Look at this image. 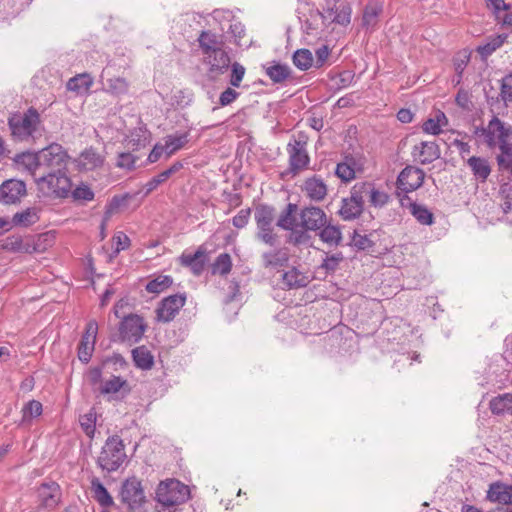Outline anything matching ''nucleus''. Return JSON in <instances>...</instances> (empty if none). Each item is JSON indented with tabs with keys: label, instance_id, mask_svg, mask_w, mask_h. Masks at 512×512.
Wrapping results in <instances>:
<instances>
[{
	"label": "nucleus",
	"instance_id": "f257e3e1",
	"mask_svg": "<svg viewBox=\"0 0 512 512\" xmlns=\"http://www.w3.org/2000/svg\"><path fill=\"white\" fill-rule=\"evenodd\" d=\"M475 135L483 138L489 148H499L501 153L512 151V128L501 121L497 116L489 121L486 127L476 128Z\"/></svg>",
	"mask_w": 512,
	"mask_h": 512
},
{
	"label": "nucleus",
	"instance_id": "f03ea898",
	"mask_svg": "<svg viewBox=\"0 0 512 512\" xmlns=\"http://www.w3.org/2000/svg\"><path fill=\"white\" fill-rule=\"evenodd\" d=\"M41 124L40 114L30 107L24 113H14L8 119V126L12 136L20 141L33 137Z\"/></svg>",
	"mask_w": 512,
	"mask_h": 512
},
{
	"label": "nucleus",
	"instance_id": "7ed1b4c3",
	"mask_svg": "<svg viewBox=\"0 0 512 512\" xmlns=\"http://www.w3.org/2000/svg\"><path fill=\"white\" fill-rule=\"evenodd\" d=\"M35 181L39 191L46 197L65 198L72 188L71 179L66 172H43Z\"/></svg>",
	"mask_w": 512,
	"mask_h": 512
},
{
	"label": "nucleus",
	"instance_id": "20e7f679",
	"mask_svg": "<svg viewBox=\"0 0 512 512\" xmlns=\"http://www.w3.org/2000/svg\"><path fill=\"white\" fill-rule=\"evenodd\" d=\"M126 453L123 441L118 436L109 437L98 457L97 463L102 470L116 471L124 462Z\"/></svg>",
	"mask_w": 512,
	"mask_h": 512
},
{
	"label": "nucleus",
	"instance_id": "39448f33",
	"mask_svg": "<svg viewBox=\"0 0 512 512\" xmlns=\"http://www.w3.org/2000/svg\"><path fill=\"white\" fill-rule=\"evenodd\" d=\"M188 497V487L175 479L161 482L156 489V499L163 507H176Z\"/></svg>",
	"mask_w": 512,
	"mask_h": 512
},
{
	"label": "nucleus",
	"instance_id": "423d86ee",
	"mask_svg": "<svg viewBox=\"0 0 512 512\" xmlns=\"http://www.w3.org/2000/svg\"><path fill=\"white\" fill-rule=\"evenodd\" d=\"M287 153L289 156L288 173L292 176H296L308 168L310 156L307 151V137L304 134L290 140L287 144Z\"/></svg>",
	"mask_w": 512,
	"mask_h": 512
},
{
	"label": "nucleus",
	"instance_id": "0eeeda50",
	"mask_svg": "<svg viewBox=\"0 0 512 512\" xmlns=\"http://www.w3.org/2000/svg\"><path fill=\"white\" fill-rule=\"evenodd\" d=\"M39 157L40 168L45 170V173L66 172L69 156L60 144L52 143L41 149Z\"/></svg>",
	"mask_w": 512,
	"mask_h": 512
},
{
	"label": "nucleus",
	"instance_id": "6e6552de",
	"mask_svg": "<svg viewBox=\"0 0 512 512\" xmlns=\"http://www.w3.org/2000/svg\"><path fill=\"white\" fill-rule=\"evenodd\" d=\"M121 501L129 510H137L146 502V496L141 481L132 477L123 482L120 490Z\"/></svg>",
	"mask_w": 512,
	"mask_h": 512
},
{
	"label": "nucleus",
	"instance_id": "1a4fd4ad",
	"mask_svg": "<svg viewBox=\"0 0 512 512\" xmlns=\"http://www.w3.org/2000/svg\"><path fill=\"white\" fill-rule=\"evenodd\" d=\"M186 303V294L178 293L162 299L156 310V320L162 323L172 321Z\"/></svg>",
	"mask_w": 512,
	"mask_h": 512
},
{
	"label": "nucleus",
	"instance_id": "9d476101",
	"mask_svg": "<svg viewBox=\"0 0 512 512\" xmlns=\"http://www.w3.org/2000/svg\"><path fill=\"white\" fill-rule=\"evenodd\" d=\"M360 191L361 190L356 183L350 190V196L342 199L339 214L343 220H354L362 214L364 201Z\"/></svg>",
	"mask_w": 512,
	"mask_h": 512
},
{
	"label": "nucleus",
	"instance_id": "9b49d317",
	"mask_svg": "<svg viewBox=\"0 0 512 512\" xmlns=\"http://www.w3.org/2000/svg\"><path fill=\"white\" fill-rule=\"evenodd\" d=\"M425 173L422 169L407 166L405 167L397 178V188L403 195H407L409 192L415 191L420 188L424 182Z\"/></svg>",
	"mask_w": 512,
	"mask_h": 512
},
{
	"label": "nucleus",
	"instance_id": "f8f14e48",
	"mask_svg": "<svg viewBox=\"0 0 512 512\" xmlns=\"http://www.w3.org/2000/svg\"><path fill=\"white\" fill-rule=\"evenodd\" d=\"M145 325L138 315H129L120 324L119 333L121 340L129 344L137 343L143 336Z\"/></svg>",
	"mask_w": 512,
	"mask_h": 512
},
{
	"label": "nucleus",
	"instance_id": "ddd939ff",
	"mask_svg": "<svg viewBox=\"0 0 512 512\" xmlns=\"http://www.w3.org/2000/svg\"><path fill=\"white\" fill-rule=\"evenodd\" d=\"M300 225L306 231H318L327 223V215L323 209L308 206L300 211Z\"/></svg>",
	"mask_w": 512,
	"mask_h": 512
},
{
	"label": "nucleus",
	"instance_id": "4468645a",
	"mask_svg": "<svg viewBox=\"0 0 512 512\" xmlns=\"http://www.w3.org/2000/svg\"><path fill=\"white\" fill-rule=\"evenodd\" d=\"M26 195V184L22 180L8 179L0 185V202L16 204Z\"/></svg>",
	"mask_w": 512,
	"mask_h": 512
},
{
	"label": "nucleus",
	"instance_id": "2eb2a0df",
	"mask_svg": "<svg viewBox=\"0 0 512 512\" xmlns=\"http://www.w3.org/2000/svg\"><path fill=\"white\" fill-rule=\"evenodd\" d=\"M301 189L305 196L314 202L323 201L328 192L326 183L318 175L306 178Z\"/></svg>",
	"mask_w": 512,
	"mask_h": 512
},
{
	"label": "nucleus",
	"instance_id": "dca6fc26",
	"mask_svg": "<svg viewBox=\"0 0 512 512\" xmlns=\"http://www.w3.org/2000/svg\"><path fill=\"white\" fill-rule=\"evenodd\" d=\"M104 163V156H102L96 149L90 147L85 149L74 160V164L78 171L88 172L102 167Z\"/></svg>",
	"mask_w": 512,
	"mask_h": 512
},
{
	"label": "nucleus",
	"instance_id": "f3484780",
	"mask_svg": "<svg viewBox=\"0 0 512 512\" xmlns=\"http://www.w3.org/2000/svg\"><path fill=\"white\" fill-rule=\"evenodd\" d=\"M179 263L189 268L194 275H201L206 263V249L199 246L195 253L183 252L179 257Z\"/></svg>",
	"mask_w": 512,
	"mask_h": 512
},
{
	"label": "nucleus",
	"instance_id": "a211bd4d",
	"mask_svg": "<svg viewBox=\"0 0 512 512\" xmlns=\"http://www.w3.org/2000/svg\"><path fill=\"white\" fill-rule=\"evenodd\" d=\"M323 22L336 23L346 26L351 20V8L344 3L335 4L333 7H328L319 12Z\"/></svg>",
	"mask_w": 512,
	"mask_h": 512
},
{
	"label": "nucleus",
	"instance_id": "6ab92c4d",
	"mask_svg": "<svg viewBox=\"0 0 512 512\" xmlns=\"http://www.w3.org/2000/svg\"><path fill=\"white\" fill-rule=\"evenodd\" d=\"M129 391L127 380L114 375L101 382V385L98 387L99 394L107 396L108 400L117 399V395L121 392H123L122 397H124Z\"/></svg>",
	"mask_w": 512,
	"mask_h": 512
},
{
	"label": "nucleus",
	"instance_id": "aec40b11",
	"mask_svg": "<svg viewBox=\"0 0 512 512\" xmlns=\"http://www.w3.org/2000/svg\"><path fill=\"white\" fill-rule=\"evenodd\" d=\"M441 155L440 148L434 141H422L415 145L412 150V156L421 164H430L437 160Z\"/></svg>",
	"mask_w": 512,
	"mask_h": 512
},
{
	"label": "nucleus",
	"instance_id": "412c9836",
	"mask_svg": "<svg viewBox=\"0 0 512 512\" xmlns=\"http://www.w3.org/2000/svg\"><path fill=\"white\" fill-rule=\"evenodd\" d=\"M203 61L209 66V72L213 76L223 74L230 65V57L224 47L203 57Z\"/></svg>",
	"mask_w": 512,
	"mask_h": 512
},
{
	"label": "nucleus",
	"instance_id": "4be33fe9",
	"mask_svg": "<svg viewBox=\"0 0 512 512\" xmlns=\"http://www.w3.org/2000/svg\"><path fill=\"white\" fill-rule=\"evenodd\" d=\"M398 196L401 206H405V201H408L410 213L420 224L430 226L434 223V215L426 206L413 202L408 195L399 193Z\"/></svg>",
	"mask_w": 512,
	"mask_h": 512
},
{
	"label": "nucleus",
	"instance_id": "5701e85b",
	"mask_svg": "<svg viewBox=\"0 0 512 512\" xmlns=\"http://www.w3.org/2000/svg\"><path fill=\"white\" fill-rule=\"evenodd\" d=\"M358 187L361 190L363 201L367 198L370 204L376 208L383 207L388 203L389 196L384 191H380L370 182H358Z\"/></svg>",
	"mask_w": 512,
	"mask_h": 512
},
{
	"label": "nucleus",
	"instance_id": "b1692460",
	"mask_svg": "<svg viewBox=\"0 0 512 512\" xmlns=\"http://www.w3.org/2000/svg\"><path fill=\"white\" fill-rule=\"evenodd\" d=\"M261 261L264 268L277 269L287 265L289 253L286 248L272 249L261 254Z\"/></svg>",
	"mask_w": 512,
	"mask_h": 512
},
{
	"label": "nucleus",
	"instance_id": "393cba45",
	"mask_svg": "<svg viewBox=\"0 0 512 512\" xmlns=\"http://www.w3.org/2000/svg\"><path fill=\"white\" fill-rule=\"evenodd\" d=\"M487 498L491 502L502 505L512 504V486L502 482H494L489 486Z\"/></svg>",
	"mask_w": 512,
	"mask_h": 512
},
{
	"label": "nucleus",
	"instance_id": "a878e982",
	"mask_svg": "<svg viewBox=\"0 0 512 512\" xmlns=\"http://www.w3.org/2000/svg\"><path fill=\"white\" fill-rule=\"evenodd\" d=\"M197 40L203 57L224 47L221 36L211 31H202Z\"/></svg>",
	"mask_w": 512,
	"mask_h": 512
},
{
	"label": "nucleus",
	"instance_id": "bb28decb",
	"mask_svg": "<svg viewBox=\"0 0 512 512\" xmlns=\"http://www.w3.org/2000/svg\"><path fill=\"white\" fill-rule=\"evenodd\" d=\"M489 409L494 415H512V393H504L493 397Z\"/></svg>",
	"mask_w": 512,
	"mask_h": 512
},
{
	"label": "nucleus",
	"instance_id": "cd10ccee",
	"mask_svg": "<svg viewBox=\"0 0 512 512\" xmlns=\"http://www.w3.org/2000/svg\"><path fill=\"white\" fill-rule=\"evenodd\" d=\"M265 72L270 80L275 83H283L291 76V69L286 64L273 61L264 66Z\"/></svg>",
	"mask_w": 512,
	"mask_h": 512
},
{
	"label": "nucleus",
	"instance_id": "c85d7f7f",
	"mask_svg": "<svg viewBox=\"0 0 512 512\" xmlns=\"http://www.w3.org/2000/svg\"><path fill=\"white\" fill-rule=\"evenodd\" d=\"M189 142V132H176L167 135L164 138V148H166L167 157L172 156L177 151L185 147Z\"/></svg>",
	"mask_w": 512,
	"mask_h": 512
},
{
	"label": "nucleus",
	"instance_id": "c756f323",
	"mask_svg": "<svg viewBox=\"0 0 512 512\" xmlns=\"http://www.w3.org/2000/svg\"><path fill=\"white\" fill-rule=\"evenodd\" d=\"M283 285L288 289L305 287L309 284L308 276L300 272L297 268L292 267L282 275Z\"/></svg>",
	"mask_w": 512,
	"mask_h": 512
},
{
	"label": "nucleus",
	"instance_id": "7c9ffc66",
	"mask_svg": "<svg viewBox=\"0 0 512 512\" xmlns=\"http://www.w3.org/2000/svg\"><path fill=\"white\" fill-rule=\"evenodd\" d=\"M39 497L46 508L55 507L59 500V485L55 482L42 484Z\"/></svg>",
	"mask_w": 512,
	"mask_h": 512
},
{
	"label": "nucleus",
	"instance_id": "2f4dec72",
	"mask_svg": "<svg viewBox=\"0 0 512 512\" xmlns=\"http://www.w3.org/2000/svg\"><path fill=\"white\" fill-rule=\"evenodd\" d=\"M39 158V151L37 153L24 152L16 156L15 162L36 177L37 171L41 170Z\"/></svg>",
	"mask_w": 512,
	"mask_h": 512
},
{
	"label": "nucleus",
	"instance_id": "473e14b6",
	"mask_svg": "<svg viewBox=\"0 0 512 512\" xmlns=\"http://www.w3.org/2000/svg\"><path fill=\"white\" fill-rule=\"evenodd\" d=\"M467 164L477 180L484 182L490 175L491 168L485 158L472 156L468 159Z\"/></svg>",
	"mask_w": 512,
	"mask_h": 512
},
{
	"label": "nucleus",
	"instance_id": "72a5a7b5",
	"mask_svg": "<svg viewBox=\"0 0 512 512\" xmlns=\"http://www.w3.org/2000/svg\"><path fill=\"white\" fill-rule=\"evenodd\" d=\"M319 237L329 246H338L342 241V232L338 226L327 221L319 230Z\"/></svg>",
	"mask_w": 512,
	"mask_h": 512
},
{
	"label": "nucleus",
	"instance_id": "f704fd0d",
	"mask_svg": "<svg viewBox=\"0 0 512 512\" xmlns=\"http://www.w3.org/2000/svg\"><path fill=\"white\" fill-rule=\"evenodd\" d=\"M126 147L133 151L145 147L148 143V132L144 127L133 129L125 139Z\"/></svg>",
	"mask_w": 512,
	"mask_h": 512
},
{
	"label": "nucleus",
	"instance_id": "c9c22d12",
	"mask_svg": "<svg viewBox=\"0 0 512 512\" xmlns=\"http://www.w3.org/2000/svg\"><path fill=\"white\" fill-rule=\"evenodd\" d=\"M135 365L142 370H149L154 364V357L145 346H139L132 350Z\"/></svg>",
	"mask_w": 512,
	"mask_h": 512
},
{
	"label": "nucleus",
	"instance_id": "e433bc0d",
	"mask_svg": "<svg viewBox=\"0 0 512 512\" xmlns=\"http://www.w3.org/2000/svg\"><path fill=\"white\" fill-rule=\"evenodd\" d=\"M39 220L36 208H27L13 215L11 222L13 226L29 227Z\"/></svg>",
	"mask_w": 512,
	"mask_h": 512
},
{
	"label": "nucleus",
	"instance_id": "4c0bfd02",
	"mask_svg": "<svg viewBox=\"0 0 512 512\" xmlns=\"http://www.w3.org/2000/svg\"><path fill=\"white\" fill-rule=\"evenodd\" d=\"M91 490L93 493V498L102 506V507H110L113 505V498L104 487V485L99 481V479H93L91 482Z\"/></svg>",
	"mask_w": 512,
	"mask_h": 512
},
{
	"label": "nucleus",
	"instance_id": "58836bf2",
	"mask_svg": "<svg viewBox=\"0 0 512 512\" xmlns=\"http://www.w3.org/2000/svg\"><path fill=\"white\" fill-rule=\"evenodd\" d=\"M507 39L506 34L496 35L487 39V41L477 47V52L482 58H487L500 48Z\"/></svg>",
	"mask_w": 512,
	"mask_h": 512
},
{
	"label": "nucleus",
	"instance_id": "ea45409f",
	"mask_svg": "<svg viewBox=\"0 0 512 512\" xmlns=\"http://www.w3.org/2000/svg\"><path fill=\"white\" fill-rule=\"evenodd\" d=\"M92 84V77L87 73H83L70 78L67 82V89L77 93H82L88 91Z\"/></svg>",
	"mask_w": 512,
	"mask_h": 512
},
{
	"label": "nucleus",
	"instance_id": "a19ab883",
	"mask_svg": "<svg viewBox=\"0 0 512 512\" xmlns=\"http://www.w3.org/2000/svg\"><path fill=\"white\" fill-rule=\"evenodd\" d=\"M297 211V205L294 203H289L285 209L281 212L278 220L277 226L284 230H293L296 224L295 213Z\"/></svg>",
	"mask_w": 512,
	"mask_h": 512
},
{
	"label": "nucleus",
	"instance_id": "79ce46f5",
	"mask_svg": "<svg viewBox=\"0 0 512 512\" xmlns=\"http://www.w3.org/2000/svg\"><path fill=\"white\" fill-rule=\"evenodd\" d=\"M293 64L300 70L305 71L314 65V58L309 49H298L294 52Z\"/></svg>",
	"mask_w": 512,
	"mask_h": 512
},
{
	"label": "nucleus",
	"instance_id": "37998d69",
	"mask_svg": "<svg viewBox=\"0 0 512 512\" xmlns=\"http://www.w3.org/2000/svg\"><path fill=\"white\" fill-rule=\"evenodd\" d=\"M335 175L344 182H349L355 178L354 161L350 157H345V161L337 164Z\"/></svg>",
	"mask_w": 512,
	"mask_h": 512
},
{
	"label": "nucleus",
	"instance_id": "c03bdc74",
	"mask_svg": "<svg viewBox=\"0 0 512 512\" xmlns=\"http://www.w3.org/2000/svg\"><path fill=\"white\" fill-rule=\"evenodd\" d=\"M275 218L274 208L268 205H260L255 210V221L258 226H272Z\"/></svg>",
	"mask_w": 512,
	"mask_h": 512
},
{
	"label": "nucleus",
	"instance_id": "a18cd8bd",
	"mask_svg": "<svg viewBox=\"0 0 512 512\" xmlns=\"http://www.w3.org/2000/svg\"><path fill=\"white\" fill-rule=\"evenodd\" d=\"M173 283V279L168 275H158L146 284V290L149 293L159 294L169 288Z\"/></svg>",
	"mask_w": 512,
	"mask_h": 512
},
{
	"label": "nucleus",
	"instance_id": "49530a36",
	"mask_svg": "<svg viewBox=\"0 0 512 512\" xmlns=\"http://www.w3.org/2000/svg\"><path fill=\"white\" fill-rule=\"evenodd\" d=\"M232 269V259L228 253L218 255L212 264V273L219 275H227Z\"/></svg>",
	"mask_w": 512,
	"mask_h": 512
},
{
	"label": "nucleus",
	"instance_id": "de8ad7c7",
	"mask_svg": "<svg viewBox=\"0 0 512 512\" xmlns=\"http://www.w3.org/2000/svg\"><path fill=\"white\" fill-rule=\"evenodd\" d=\"M96 411L92 408L84 415L79 417V423L83 432L89 438H93L96 429Z\"/></svg>",
	"mask_w": 512,
	"mask_h": 512
},
{
	"label": "nucleus",
	"instance_id": "09e8293b",
	"mask_svg": "<svg viewBox=\"0 0 512 512\" xmlns=\"http://www.w3.org/2000/svg\"><path fill=\"white\" fill-rule=\"evenodd\" d=\"M443 120H446L445 114L438 112L435 118H429L423 123L422 129L427 134L438 135L441 132Z\"/></svg>",
	"mask_w": 512,
	"mask_h": 512
},
{
	"label": "nucleus",
	"instance_id": "8fccbe9b",
	"mask_svg": "<svg viewBox=\"0 0 512 512\" xmlns=\"http://www.w3.org/2000/svg\"><path fill=\"white\" fill-rule=\"evenodd\" d=\"M96 341L82 337L78 347V358L83 363H88L92 357Z\"/></svg>",
	"mask_w": 512,
	"mask_h": 512
},
{
	"label": "nucleus",
	"instance_id": "3c124183",
	"mask_svg": "<svg viewBox=\"0 0 512 512\" xmlns=\"http://www.w3.org/2000/svg\"><path fill=\"white\" fill-rule=\"evenodd\" d=\"M344 260V256L342 252H337L334 254H327L324 258L320 268L324 269L327 274L334 273L338 267L339 264Z\"/></svg>",
	"mask_w": 512,
	"mask_h": 512
},
{
	"label": "nucleus",
	"instance_id": "603ef678",
	"mask_svg": "<svg viewBox=\"0 0 512 512\" xmlns=\"http://www.w3.org/2000/svg\"><path fill=\"white\" fill-rule=\"evenodd\" d=\"M256 238L269 246H274L278 239L272 226H258Z\"/></svg>",
	"mask_w": 512,
	"mask_h": 512
},
{
	"label": "nucleus",
	"instance_id": "864d4df0",
	"mask_svg": "<svg viewBox=\"0 0 512 512\" xmlns=\"http://www.w3.org/2000/svg\"><path fill=\"white\" fill-rule=\"evenodd\" d=\"M43 410L42 404L37 400H31L24 405L22 409V420L27 421L41 415Z\"/></svg>",
	"mask_w": 512,
	"mask_h": 512
},
{
	"label": "nucleus",
	"instance_id": "5fc2aeb1",
	"mask_svg": "<svg viewBox=\"0 0 512 512\" xmlns=\"http://www.w3.org/2000/svg\"><path fill=\"white\" fill-rule=\"evenodd\" d=\"M381 12V7L376 4H368L365 7L364 13H363V24L365 26H374L377 23V18Z\"/></svg>",
	"mask_w": 512,
	"mask_h": 512
},
{
	"label": "nucleus",
	"instance_id": "6e6d98bb",
	"mask_svg": "<svg viewBox=\"0 0 512 512\" xmlns=\"http://www.w3.org/2000/svg\"><path fill=\"white\" fill-rule=\"evenodd\" d=\"M128 82L121 77L111 78L108 80V90L116 95L125 94L128 91Z\"/></svg>",
	"mask_w": 512,
	"mask_h": 512
},
{
	"label": "nucleus",
	"instance_id": "4d7b16f0",
	"mask_svg": "<svg viewBox=\"0 0 512 512\" xmlns=\"http://www.w3.org/2000/svg\"><path fill=\"white\" fill-rule=\"evenodd\" d=\"M496 159L499 171L507 173L508 178L512 179V151L508 153H500Z\"/></svg>",
	"mask_w": 512,
	"mask_h": 512
},
{
	"label": "nucleus",
	"instance_id": "13d9d810",
	"mask_svg": "<svg viewBox=\"0 0 512 512\" xmlns=\"http://www.w3.org/2000/svg\"><path fill=\"white\" fill-rule=\"evenodd\" d=\"M500 96L505 103L512 102V71L501 80Z\"/></svg>",
	"mask_w": 512,
	"mask_h": 512
},
{
	"label": "nucleus",
	"instance_id": "bf43d9fd",
	"mask_svg": "<svg viewBox=\"0 0 512 512\" xmlns=\"http://www.w3.org/2000/svg\"><path fill=\"white\" fill-rule=\"evenodd\" d=\"M138 157L130 152H123L118 155L117 167L132 170L135 168Z\"/></svg>",
	"mask_w": 512,
	"mask_h": 512
},
{
	"label": "nucleus",
	"instance_id": "052dcab7",
	"mask_svg": "<svg viewBox=\"0 0 512 512\" xmlns=\"http://www.w3.org/2000/svg\"><path fill=\"white\" fill-rule=\"evenodd\" d=\"M231 77H230V84L233 87H239L241 81L243 80V77L245 75V68L238 62H234L231 66Z\"/></svg>",
	"mask_w": 512,
	"mask_h": 512
},
{
	"label": "nucleus",
	"instance_id": "680f3d73",
	"mask_svg": "<svg viewBox=\"0 0 512 512\" xmlns=\"http://www.w3.org/2000/svg\"><path fill=\"white\" fill-rule=\"evenodd\" d=\"M501 208L504 213L512 212V185H506L501 190Z\"/></svg>",
	"mask_w": 512,
	"mask_h": 512
},
{
	"label": "nucleus",
	"instance_id": "e2e57ef3",
	"mask_svg": "<svg viewBox=\"0 0 512 512\" xmlns=\"http://www.w3.org/2000/svg\"><path fill=\"white\" fill-rule=\"evenodd\" d=\"M290 242L294 245H307L311 239L306 230H291Z\"/></svg>",
	"mask_w": 512,
	"mask_h": 512
},
{
	"label": "nucleus",
	"instance_id": "0e129e2a",
	"mask_svg": "<svg viewBox=\"0 0 512 512\" xmlns=\"http://www.w3.org/2000/svg\"><path fill=\"white\" fill-rule=\"evenodd\" d=\"M169 178L166 176V174L162 171L158 175L152 177L145 185V195L150 194L152 191H154L159 185L166 182Z\"/></svg>",
	"mask_w": 512,
	"mask_h": 512
},
{
	"label": "nucleus",
	"instance_id": "69168bd1",
	"mask_svg": "<svg viewBox=\"0 0 512 512\" xmlns=\"http://www.w3.org/2000/svg\"><path fill=\"white\" fill-rule=\"evenodd\" d=\"M72 196L76 200L91 201L94 198V192L88 186L82 185L73 190Z\"/></svg>",
	"mask_w": 512,
	"mask_h": 512
},
{
	"label": "nucleus",
	"instance_id": "338daca9",
	"mask_svg": "<svg viewBox=\"0 0 512 512\" xmlns=\"http://www.w3.org/2000/svg\"><path fill=\"white\" fill-rule=\"evenodd\" d=\"M113 243L116 245L115 253L125 250L130 245V239L124 232H117L113 236Z\"/></svg>",
	"mask_w": 512,
	"mask_h": 512
},
{
	"label": "nucleus",
	"instance_id": "774afa93",
	"mask_svg": "<svg viewBox=\"0 0 512 512\" xmlns=\"http://www.w3.org/2000/svg\"><path fill=\"white\" fill-rule=\"evenodd\" d=\"M251 210L241 209L232 219V223L236 228H243L247 225L250 218Z\"/></svg>",
	"mask_w": 512,
	"mask_h": 512
}]
</instances>
